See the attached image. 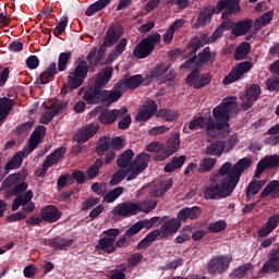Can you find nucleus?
<instances>
[{
  "label": "nucleus",
  "instance_id": "46",
  "mask_svg": "<svg viewBox=\"0 0 279 279\" xmlns=\"http://www.w3.org/2000/svg\"><path fill=\"white\" fill-rule=\"evenodd\" d=\"M14 102L8 97L0 98V119H5L10 114Z\"/></svg>",
  "mask_w": 279,
  "mask_h": 279
},
{
  "label": "nucleus",
  "instance_id": "49",
  "mask_svg": "<svg viewBox=\"0 0 279 279\" xmlns=\"http://www.w3.org/2000/svg\"><path fill=\"white\" fill-rule=\"evenodd\" d=\"M215 165H217V159L210 157L204 158L198 166V172L208 173V171L215 169Z\"/></svg>",
  "mask_w": 279,
  "mask_h": 279
},
{
  "label": "nucleus",
  "instance_id": "23",
  "mask_svg": "<svg viewBox=\"0 0 279 279\" xmlns=\"http://www.w3.org/2000/svg\"><path fill=\"white\" fill-rule=\"evenodd\" d=\"M47 134V126L38 125L32 133L28 140L29 151H34L43 141H45V136Z\"/></svg>",
  "mask_w": 279,
  "mask_h": 279
},
{
  "label": "nucleus",
  "instance_id": "35",
  "mask_svg": "<svg viewBox=\"0 0 279 279\" xmlns=\"http://www.w3.org/2000/svg\"><path fill=\"white\" fill-rule=\"evenodd\" d=\"M252 20H244L234 23V26L231 31L233 36H245L252 29Z\"/></svg>",
  "mask_w": 279,
  "mask_h": 279
},
{
  "label": "nucleus",
  "instance_id": "45",
  "mask_svg": "<svg viewBox=\"0 0 279 279\" xmlns=\"http://www.w3.org/2000/svg\"><path fill=\"white\" fill-rule=\"evenodd\" d=\"M158 206V201L148 198L146 201H142L138 204L137 213H144L145 215H149V213H153L156 210V207Z\"/></svg>",
  "mask_w": 279,
  "mask_h": 279
},
{
  "label": "nucleus",
  "instance_id": "17",
  "mask_svg": "<svg viewBox=\"0 0 279 279\" xmlns=\"http://www.w3.org/2000/svg\"><path fill=\"white\" fill-rule=\"evenodd\" d=\"M158 112V104L156 100L148 99L146 100L136 114V121H149L154 114Z\"/></svg>",
  "mask_w": 279,
  "mask_h": 279
},
{
  "label": "nucleus",
  "instance_id": "56",
  "mask_svg": "<svg viewBox=\"0 0 279 279\" xmlns=\"http://www.w3.org/2000/svg\"><path fill=\"white\" fill-rule=\"evenodd\" d=\"M260 93H262L260 85L253 84L246 89L245 97H247L253 101H258V98L260 97Z\"/></svg>",
  "mask_w": 279,
  "mask_h": 279
},
{
  "label": "nucleus",
  "instance_id": "24",
  "mask_svg": "<svg viewBox=\"0 0 279 279\" xmlns=\"http://www.w3.org/2000/svg\"><path fill=\"white\" fill-rule=\"evenodd\" d=\"M112 66H106L102 72L98 73V75L95 77L94 84L92 86H94V88H98V90H104L108 82L112 80Z\"/></svg>",
  "mask_w": 279,
  "mask_h": 279
},
{
  "label": "nucleus",
  "instance_id": "54",
  "mask_svg": "<svg viewBox=\"0 0 279 279\" xmlns=\"http://www.w3.org/2000/svg\"><path fill=\"white\" fill-rule=\"evenodd\" d=\"M173 186V182L168 181L163 185H159L150 191V197L157 198L162 197L167 191H169Z\"/></svg>",
  "mask_w": 279,
  "mask_h": 279
},
{
  "label": "nucleus",
  "instance_id": "34",
  "mask_svg": "<svg viewBox=\"0 0 279 279\" xmlns=\"http://www.w3.org/2000/svg\"><path fill=\"white\" fill-rule=\"evenodd\" d=\"M223 151H226V144H223V141H216L205 148V154L207 156H216L217 158L223 156Z\"/></svg>",
  "mask_w": 279,
  "mask_h": 279
},
{
  "label": "nucleus",
  "instance_id": "55",
  "mask_svg": "<svg viewBox=\"0 0 279 279\" xmlns=\"http://www.w3.org/2000/svg\"><path fill=\"white\" fill-rule=\"evenodd\" d=\"M71 51L68 52H61L58 58V72L62 73L63 71H66V65L69 64V61L71 60Z\"/></svg>",
  "mask_w": 279,
  "mask_h": 279
},
{
  "label": "nucleus",
  "instance_id": "50",
  "mask_svg": "<svg viewBox=\"0 0 279 279\" xmlns=\"http://www.w3.org/2000/svg\"><path fill=\"white\" fill-rule=\"evenodd\" d=\"M104 167V159L98 158L95 160L94 165H92L87 170H86V175L89 180H95L96 175H99V169Z\"/></svg>",
  "mask_w": 279,
  "mask_h": 279
},
{
  "label": "nucleus",
  "instance_id": "10",
  "mask_svg": "<svg viewBox=\"0 0 279 279\" xmlns=\"http://www.w3.org/2000/svg\"><path fill=\"white\" fill-rule=\"evenodd\" d=\"M241 0H219L217 5L214 7L216 9L217 14H221L222 21H228L232 14H239L241 12Z\"/></svg>",
  "mask_w": 279,
  "mask_h": 279
},
{
  "label": "nucleus",
  "instance_id": "30",
  "mask_svg": "<svg viewBox=\"0 0 279 279\" xmlns=\"http://www.w3.org/2000/svg\"><path fill=\"white\" fill-rule=\"evenodd\" d=\"M58 75V64L56 62H52L48 65L46 71L41 72L39 74V77L37 78V84H49L51 80H53Z\"/></svg>",
  "mask_w": 279,
  "mask_h": 279
},
{
  "label": "nucleus",
  "instance_id": "43",
  "mask_svg": "<svg viewBox=\"0 0 279 279\" xmlns=\"http://www.w3.org/2000/svg\"><path fill=\"white\" fill-rule=\"evenodd\" d=\"M279 271V262L278 259L270 257L268 255V259L266 263H264L260 274H278Z\"/></svg>",
  "mask_w": 279,
  "mask_h": 279
},
{
  "label": "nucleus",
  "instance_id": "26",
  "mask_svg": "<svg viewBox=\"0 0 279 279\" xmlns=\"http://www.w3.org/2000/svg\"><path fill=\"white\" fill-rule=\"evenodd\" d=\"M40 216L47 223H56L62 217V214L54 205H48L41 209Z\"/></svg>",
  "mask_w": 279,
  "mask_h": 279
},
{
  "label": "nucleus",
  "instance_id": "40",
  "mask_svg": "<svg viewBox=\"0 0 279 279\" xmlns=\"http://www.w3.org/2000/svg\"><path fill=\"white\" fill-rule=\"evenodd\" d=\"M250 51H252V45L247 41H243L235 48L233 58L236 61L245 60L250 54Z\"/></svg>",
  "mask_w": 279,
  "mask_h": 279
},
{
  "label": "nucleus",
  "instance_id": "12",
  "mask_svg": "<svg viewBox=\"0 0 279 279\" xmlns=\"http://www.w3.org/2000/svg\"><path fill=\"white\" fill-rule=\"evenodd\" d=\"M232 262V258L220 255L211 258L207 264V271L208 274H223L225 271H228L230 269V263Z\"/></svg>",
  "mask_w": 279,
  "mask_h": 279
},
{
  "label": "nucleus",
  "instance_id": "58",
  "mask_svg": "<svg viewBox=\"0 0 279 279\" xmlns=\"http://www.w3.org/2000/svg\"><path fill=\"white\" fill-rule=\"evenodd\" d=\"M34 128V122L28 121L22 123L20 126L16 128L15 134L20 138H26L27 134H29V131Z\"/></svg>",
  "mask_w": 279,
  "mask_h": 279
},
{
  "label": "nucleus",
  "instance_id": "39",
  "mask_svg": "<svg viewBox=\"0 0 279 279\" xmlns=\"http://www.w3.org/2000/svg\"><path fill=\"white\" fill-rule=\"evenodd\" d=\"M132 158H134V150L126 149L117 158V167L119 169H126L132 165Z\"/></svg>",
  "mask_w": 279,
  "mask_h": 279
},
{
  "label": "nucleus",
  "instance_id": "11",
  "mask_svg": "<svg viewBox=\"0 0 279 279\" xmlns=\"http://www.w3.org/2000/svg\"><path fill=\"white\" fill-rule=\"evenodd\" d=\"M210 82H213V74H201L197 68H195L185 78L187 86H193V88H196L197 90H199V88H205Z\"/></svg>",
  "mask_w": 279,
  "mask_h": 279
},
{
  "label": "nucleus",
  "instance_id": "41",
  "mask_svg": "<svg viewBox=\"0 0 279 279\" xmlns=\"http://www.w3.org/2000/svg\"><path fill=\"white\" fill-rule=\"evenodd\" d=\"M275 197V195H279V181L278 180H272L270 181L262 191L259 194L260 199H265V197Z\"/></svg>",
  "mask_w": 279,
  "mask_h": 279
},
{
  "label": "nucleus",
  "instance_id": "48",
  "mask_svg": "<svg viewBox=\"0 0 279 279\" xmlns=\"http://www.w3.org/2000/svg\"><path fill=\"white\" fill-rule=\"evenodd\" d=\"M179 149H180V134H174L168 140L166 150L168 154H170V156H173L175 151H178Z\"/></svg>",
  "mask_w": 279,
  "mask_h": 279
},
{
  "label": "nucleus",
  "instance_id": "18",
  "mask_svg": "<svg viewBox=\"0 0 279 279\" xmlns=\"http://www.w3.org/2000/svg\"><path fill=\"white\" fill-rule=\"evenodd\" d=\"M279 156L270 155L260 159L257 163L254 178H260L266 169H278Z\"/></svg>",
  "mask_w": 279,
  "mask_h": 279
},
{
  "label": "nucleus",
  "instance_id": "21",
  "mask_svg": "<svg viewBox=\"0 0 279 279\" xmlns=\"http://www.w3.org/2000/svg\"><path fill=\"white\" fill-rule=\"evenodd\" d=\"M107 48H108V46H105V44H101L98 49V52H97V48H93L87 53L86 60H87L88 64H90L92 73H95V69H97V66L101 62V59L104 58V56H106Z\"/></svg>",
  "mask_w": 279,
  "mask_h": 279
},
{
  "label": "nucleus",
  "instance_id": "22",
  "mask_svg": "<svg viewBox=\"0 0 279 279\" xmlns=\"http://www.w3.org/2000/svg\"><path fill=\"white\" fill-rule=\"evenodd\" d=\"M250 167H252V159L247 157L240 159L232 167L231 179L239 184L241 175H243V171H245V169H250Z\"/></svg>",
  "mask_w": 279,
  "mask_h": 279
},
{
  "label": "nucleus",
  "instance_id": "4",
  "mask_svg": "<svg viewBox=\"0 0 279 279\" xmlns=\"http://www.w3.org/2000/svg\"><path fill=\"white\" fill-rule=\"evenodd\" d=\"M88 71L93 73L90 63H88L86 60L78 61L77 65L74 68V71L69 73L68 82L63 84V87L61 88V94L69 95V93L77 90V88H80V86L84 84V80H86Z\"/></svg>",
  "mask_w": 279,
  "mask_h": 279
},
{
  "label": "nucleus",
  "instance_id": "38",
  "mask_svg": "<svg viewBox=\"0 0 279 279\" xmlns=\"http://www.w3.org/2000/svg\"><path fill=\"white\" fill-rule=\"evenodd\" d=\"M48 245L54 250H66V247H71V245H73V239L56 236L49 240Z\"/></svg>",
  "mask_w": 279,
  "mask_h": 279
},
{
  "label": "nucleus",
  "instance_id": "29",
  "mask_svg": "<svg viewBox=\"0 0 279 279\" xmlns=\"http://www.w3.org/2000/svg\"><path fill=\"white\" fill-rule=\"evenodd\" d=\"M149 160H151V155L141 153L134 158L133 161H131L130 167L143 173V171L149 167Z\"/></svg>",
  "mask_w": 279,
  "mask_h": 279
},
{
  "label": "nucleus",
  "instance_id": "2",
  "mask_svg": "<svg viewBox=\"0 0 279 279\" xmlns=\"http://www.w3.org/2000/svg\"><path fill=\"white\" fill-rule=\"evenodd\" d=\"M236 182L232 179L227 180L221 177H214L210 179L209 186L204 192L205 199H223L230 197L236 189Z\"/></svg>",
  "mask_w": 279,
  "mask_h": 279
},
{
  "label": "nucleus",
  "instance_id": "47",
  "mask_svg": "<svg viewBox=\"0 0 279 279\" xmlns=\"http://www.w3.org/2000/svg\"><path fill=\"white\" fill-rule=\"evenodd\" d=\"M156 239H158V234L156 233V231H150L145 235L144 239L140 241V243L136 245V250H147V247H149V245H151V243H154Z\"/></svg>",
  "mask_w": 279,
  "mask_h": 279
},
{
  "label": "nucleus",
  "instance_id": "7",
  "mask_svg": "<svg viewBox=\"0 0 279 279\" xmlns=\"http://www.w3.org/2000/svg\"><path fill=\"white\" fill-rule=\"evenodd\" d=\"M159 226L160 228L155 229L157 236H160L161 239H169V236H173V234H178V232H180L182 222L178 220V218H169V216H163L159 221Z\"/></svg>",
  "mask_w": 279,
  "mask_h": 279
},
{
  "label": "nucleus",
  "instance_id": "14",
  "mask_svg": "<svg viewBox=\"0 0 279 279\" xmlns=\"http://www.w3.org/2000/svg\"><path fill=\"white\" fill-rule=\"evenodd\" d=\"M145 82V78L141 74H135L132 76H124L123 80H120L116 85V90H125V88H129V90H136V88H140V86Z\"/></svg>",
  "mask_w": 279,
  "mask_h": 279
},
{
  "label": "nucleus",
  "instance_id": "31",
  "mask_svg": "<svg viewBox=\"0 0 279 279\" xmlns=\"http://www.w3.org/2000/svg\"><path fill=\"white\" fill-rule=\"evenodd\" d=\"M265 184H267L266 180H252L245 191V195H246V202H251L252 197H254V195H258V193H260V191L263 190V186H265Z\"/></svg>",
  "mask_w": 279,
  "mask_h": 279
},
{
  "label": "nucleus",
  "instance_id": "5",
  "mask_svg": "<svg viewBox=\"0 0 279 279\" xmlns=\"http://www.w3.org/2000/svg\"><path fill=\"white\" fill-rule=\"evenodd\" d=\"M123 94L119 90H106L89 86L83 95L86 104L96 106L97 104H114L119 101Z\"/></svg>",
  "mask_w": 279,
  "mask_h": 279
},
{
  "label": "nucleus",
  "instance_id": "64",
  "mask_svg": "<svg viewBox=\"0 0 279 279\" xmlns=\"http://www.w3.org/2000/svg\"><path fill=\"white\" fill-rule=\"evenodd\" d=\"M125 271H128V266L122 264L110 275V279H125Z\"/></svg>",
  "mask_w": 279,
  "mask_h": 279
},
{
  "label": "nucleus",
  "instance_id": "62",
  "mask_svg": "<svg viewBox=\"0 0 279 279\" xmlns=\"http://www.w3.org/2000/svg\"><path fill=\"white\" fill-rule=\"evenodd\" d=\"M157 117L165 119V121H175L178 119V112L171 109H160L157 111Z\"/></svg>",
  "mask_w": 279,
  "mask_h": 279
},
{
  "label": "nucleus",
  "instance_id": "1",
  "mask_svg": "<svg viewBox=\"0 0 279 279\" xmlns=\"http://www.w3.org/2000/svg\"><path fill=\"white\" fill-rule=\"evenodd\" d=\"M232 98H227L213 109L205 122V132L208 138H226L230 134V114L232 112Z\"/></svg>",
  "mask_w": 279,
  "mask_h": 279
},
{
  "label": "nucleus",
  "instance_id": "37",
  "mask_svg": "<svg viewBox=\"0 0 279 279\" xmlns=\"http://www.w3.org/2000/svg\"><path fill=\"white\" fill-rule=\"evenodd\" d=\"M114 243V239L104 236L98 241L97 247L106 254H113V252H117V245Z\"/></svg>",
  "mask_w": 279,
  "mask_h": 279
},
{
  "label": "nucleus",
  "instance_id": "60",
  "mask_svg": "<svg viewBox=\"0 0 279 279\" xmlns=\"http://www.w3.org/2000/svg\"><path fill=\"white\" fill-rule=\"evenodd\" d=\"M169 71V63H158L150 70V77H162Z\"/></svg>",
  "mask_w": 279,
  "mask_h": 279
},
{
  "label": "nucleus",
  "instance_id": "3",
  "mask_svg": "<svg viewBox=\"0 0 279 279\" xmlns=\"http://www.w3.org/2000/svg\"><path fill=\"white\" fill-rule=\"evenodd\" d=\"M236 182L232 179L227 180L221 177H214L210 179L209 186L204 192L205 199H223L230 197L236 189Z\"/></svg>",
  "mask_w": 279,
  "mask_h": 279
},
{
  "label": "nucleus",
  "instance_id": "20",
  "mask_svg": "<svg viewBox=\"0 0 279 279\" xmlns=\"http://www.w3.org/2000/svg\"><path fill=\"white\" fill-rule=\"evenodd\" d=\"M202 217V207L199 206H194V207H185L179 210L177 214V219L182 223H186L189 219L191 221H195V219H199Z\"/></svg>",
  "mask_w": 279,
  "mask_h": 279
},
{
  "label": "nucleus",
  "instance_id": "61",
  "mask_svg": "<svg viewBox=\"0 0 279 279\" xmlns=\"http://www.w3.org/2000/svg\"><path fill=\"white\" fill-rule=\"evenodd\" d=\"M272 20H274V13H271V11H268L263 15H260L259 19L255 21L254 25L255 27H258V29H260V27H265L266 25H269V23H271Z\"/></svg>",
  "mask_w": 279,
  "mask_h": 279
},
{
  "label": "nucleus",
  "instance_id": "9",
  "mask_svg": "<svg viewBox=\"0 0 279 279\" xmlns=\"http://www.w3.org/2000/svg\"><path fill=\"white\" fill-rule=\"evenodd\" d=\"M252 66H254V64L250 61H242L235 64L229 74L223 77L222 83L225 86H229V84H233V82H239L245 73H250V71H252Z\"/></svg>",
  "mask_w": 279,
  "mask_h": 279
},
{
  "label": "nucleus",
  "instance_id": "32",
  "mask_svg": "<svg viewBox=\"0 0 279 279\" xmlns=\"http://www.w3.org/2000/svg\"><path fill=\"white\" fill-rule=\"evenodd\" d=\"M252 271H254V265H252L251 263H246L243 265H240L238 267H235L230 274H229V278L231 279H243V278H247L248 275L252 274Z\"/></svg>",
  "mask_w": 279,
  "mask_h": 279
},
{
  "label": "nucleus",
  "instance_id": "15",
  "mask_svg": "<svg viewBox=\"0 0 279 279\" xmlns=\"http://www.w3.org/2000/svg\"><path fill=\"white\" fill-rule=\"evenodd\" d=\"M128 114V108L123 107L121 109L108 110L105 109L98 117L99 123L102 125H112L117 119H121V117H125Z\"/></svg>",
  "mask_w": 279,
  "mask_h": 279
},
{
  "label": "nucleus",
  "instance_id": "27",
  "mask_svg": "<svg viewBox=\"0 0 279 279\" xmlns=\"http://www.w3.org/2000/svg\"><path fill=\"white\" fill-rule=\"evenodd\" d=\"M279 223V215L276 214L274 216H270L262 228L258 229L257 235L259 239H265V236H269L270 232H274L275 228H278Z\"/></svg>",
  "mask_w": 279,
  "mask_h": 279
},
{
  "label": "nucleus",
  "instance_id": "33",
  "mask_svg": "<svg viewBox=\"0 0 279 279\" xmlns=\"http://www.w3.org/2000/svg\"><path fill=\"white\" fill-rule=\"evenodd\" d=\"M125 47H128V39L122 38L119 43L114 46V48L109 52L108 58L106 60L107 64H112L123 51H125Z\"/></svg>",
  "mask_w": 279,
  "mask_h": 279
},
{
  "label": "nucleus",
  "instance_id": "51",
  "mask_svg": "<svg viewBox=\"0 0 279 279\" xmlns=\"http://www.w3.org/2000/svg\"><path fill=\"white\" fill-rule=\"evenodd\" d=\"M23 165V155L16 153L4 166L5 171H11L12 169H19Z\"/></svg>",
  "mask_w": 279,
  "mask_h": 279
},
{
  "label": "nucleus",
  "instance_id": "6",
  "mask_svg": "<svg viewBox=\"0 0 279 279\" xmlns=\"http://www.w3.org/2000/svg\"><path fill=\"white\" fill-rule=\"evenodd\" d=\"M156 45H160V34L157 32L149 34L146 38L142 39L133 49V56L138 60H143L156 49Z\"/></svg>",
  "mask_w": 279,
  "mask_h": 279
},
{
  "label": "nucleus",
  "instance_id": "52",
  "mask_svg": "<svg viewBox=\"0 0 279 279\" xmlns=\"http://www.w3.org/2000/svg\"><path fill=\"white\" fill-rule=\"evenodd\" d=\"M232 162L227 161L219 168V173L214 175L215 178H222V180H231L232 179Z\"/></svg>",
  "mask_w": 279,
  "mask_h": 279
},
{
  "label": "nucleus",
  "instance_id": "44",
  "mask_svg": "<svg viewBox=\"0 0 279 279\" xmlns=\"http://www.w3.org/2000/svg\"><path fill=\"white\" fill-rule=\"evenodd\" d=\"M213 14H219L217 13V9H215V7H207L206 9H204L197 17L198 25H206V23H208V21L213 19Z\"/></svg>",
  "mask_w": 279,
  "mask_h": 279
},
{
  "label": "nucleus",
  "instance_id": "25",
  "mask_svg": "<svg viewBox=\"0 0 279 279\" xmlns=\"http://www.w3.org/2000/svg\"><path fill=\"white\" fill-rule=\"evenodd\" d=\"M123 36V31L117 26H111L108 28L104 36V43L102 45L107 47H114L117 43H119V39Z\"/></svg>",
  "mask_w": 279,
  "mask_h": 279
},
{
  "label": "nucleus",
  "instance_id": "16",
  "mask_svg": "<svg viewBox=\"0 0 279 279\" xmlns=\"http://www.w3.org/2000/svg\"><path fill=\"white\" fill-rule=\"evenodd\" d=\"M138 203H121L112 209V215L113 217H134L138 215Z\"/></svg>",
  "mask_w": 279,
  "mask_h": 279
},
{
  "label": "nucleus",
  "instance_id": "59",
  "mask_svg": "<svg viewBox=\"0 0 279 279\" xmlns=\"http://www.w3.org/2000/svg\"><path fill=\"white\" fill-rule=\"evenodd\" d=\"M226 228H228V223L226 222V220H217L215 222H210L207 226V230L214 234L223 232V230H226Z\"/></svg>",
  "mask_w": 279,
  "mask_h": 279
},
{
  "label": "nucleus",
  "instance_id": "36",
  "mask_svg": "<svg viewBox=\"0 0 279 279\" xmlns=\"http://www.w3.org/2000/svg\"><path fill=\"white\" fill-rule=\"evenodd\" d=\"M110 3H112V0H97L86 9L85 16H95L97 12H101V10L108 8Z\"/></svg>",
  "mask_w": 279,
  "mask_h": 279
},
{
  "label": "nucleus",
  "instance_id": "13",
  "mask_svg": "<svg viewBox=\"0 0 279 279\" xmlns=\"http://www.w3.org/2000/svg\"><path fill=\"white\" fill-rule=\"evenodd\" d=\"M99 132V124L97 123H87L83 125L73 136L74 143H88L95 134Z\"/></svg>",
  "mask_w": 279,
  "mask_h": 279
},
{
  "label": "nucleus",
  "instance_id": "57",
  "mask_svg": "<svg viewBox=\"0 0 279 279\" xmlns=\"http://www.w3.org/2000/svg\"><path fill=\"white\" fill-rule=\"evenodd\" d=\"M193 232V228L191 226H185L182 228L178 236L175 238V243L182 244L186 243L191 239V234Z\"/></svg>",
  "mask_w": 279,
  "mask_h": 279
},
{
  "label": "nucleus",
  "instance_id": "63",
  "mask_svg": "<svg viewBox=\"0 0 279 279\" xmlns=\"http://www.w3.org/2000/svg\"><path fill=\"white\" fill-rule=\"evenodd\" d=\"M128 175L125 170H118L110 179L111 186H117L120 182H123Z\"/></svg>",
  "mask_w": 279,
  "mask_h": 279
},
{
  "label": "nucleus",
  "instance_id": "8",
  "mask_svg": "<svg viewBox=\"0 0 279 279\" xmlns=\"http://www.w3.org/2000/svg\"><path fill=\"white\" fill-rule=\"evenodd\" d=\"M64 156H66V147L64 146H60L47 155L43 162V167L35 171L37 178H45V175H47V171H49V167L58 165Z\"/></svg>",
  "mask_w": 279,
  "mask_h": 279
},
{
  "label": "nucleus",
  "instance_id": "42",
  "mask_svg": "<svg viewBox=\"0 0 279 279\" xmlns=\"http://www.w3.org/2000/svg\"><path fill=\"white\" fill-rule=\"evenodd\" d=\"M184 162H186V156L184 155H181L179 157H172V161L165 166V172L173 173L175 169H181V167H184Z\"/></svg>",
  "mask_w": 279,
  "mask_h": 279
},
{
  "label": "nucleus",
  "instance_id": "28",
  "mask_svg": "<svg viewBox=\"0 0 279 279\" xmlns=\"http://www.w3.org/2000/svg\"><path fill=\"white\" fill-rule=\"evenodd\" d=\"M217 57L216 52H210V47H205L202 52L197 54L196 59V69H202L205 64H213L215 58Z\"/></svg>",
  "mask_w": 279,
  "mask_h": 279
},
{
  "label": "nucleus",
  "instance_id": "19",
  "mask_svg": "<svg viewBox=\"0 0 279 279\" xmlns=\"http://www.w3.org/2000/svg\"><path fill=\"white\" fill-rule=\"evenodd\" d=\"M19 180H21V178L17 174H11L3 182L4 186L8 187H12L15 185L14 189L11 191V195H14L15 197L19 195H23V193L27 191L28 186L27 182L23 181L19 183Z\"/></svg>",
  "mask_w": 279,
  "mask_h": 279
},
{
  "label": "nucleus",
  "instance_id": "53",
  "mask_svg": "<svg viewBox=\"0 0 279 279\" xmlns=\"http://www.w3.org/2000/svg\"><path fill=\"white\" fill-rule=\"evenodd\" d=\"M125 191V187L118 186L113 190H111L108 194L105 195L104 201L107 202V204H112V202H117L121 195H123V192Z\"/></svg>",
  "mask_w": 279,
  "mask_h": 279
}]
</instances>
